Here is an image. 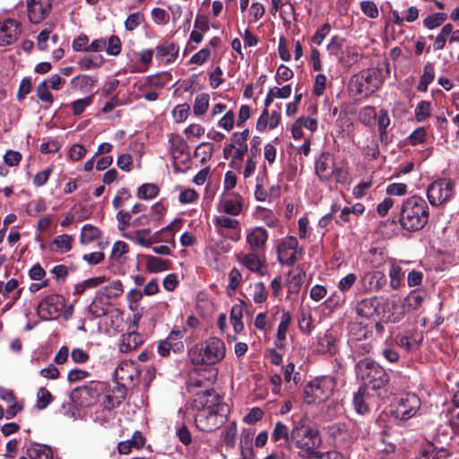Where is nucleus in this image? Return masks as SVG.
<instances>
[{"mask_svg":"<svg viewBox=\"0 0 459 459\" xmlns=\"http://www.w3.org/2000/svg\"><path fill=\"white\" fill-rule=\"evenodd\" d=\"M159 194V187L154 184H143L137 191V196L140 199H152Z\"/></svg>","mask_w":459,"mask_h":459,"instance_id":"43","label":"nucleus"},{"mask_svg":"<svg viewBox=\"0 0 459 459\" xmlns=\"http://www.w3.org/2000/svg\"><path fill=\"white\" fill-rule=\"evenodd\" d=\"M422 336L420 338L419 341L412 338V333L409 334H397L394 338V342L396 345L407 352H410L414 348L419 347L420 343L422 342Z\"/></svg>","mask_w":459,"mask_h":459,"instance_id":"28","label":"nucleus"},{"mask_svg":"<svg viewBox=\"0 0 459 459\" xmlns=\"http://www.w3.org/2000/svg\"><path fill=\"white\" fill-rule=\"evenodd\" d=\"M390 286L394 290H397L401 286V281L403 277L402 268L398 265L392 264L389 271Z\"/></svg>","mask_w":459,"mask_h":459,"instance_id":"50","label":"nucleus"},{"mask_svg":"<svg viewBox=\"0 0 459 459\" xmlns=\"http://www.w3.org/2000/svg\"><path fill=\"white\" fill-rule=\"evenodd\" d=\"M357 368L360 375L361 379L364 382V385L371 387L375 391H378L386 386L389 383V376L385 369L381 367L378 363L369 360H360Z\"/></svg>","mask_w":459,"mask_h":459,"instance_id":"5","label":"nucleus"},{"mask_svg":"<svg viewBox=\"0 0 459 459\" xmlns=\"http://www.w3.org/2000/svg\"><path fill=\"white\" fill-rule=\"evenodd\" d=\"M334 338L332 334H325L319 338L318 341V351L322 352H329L330 354L334 352Z\"/></svg>","mask_w":459,"mask_h":459,"instance_id":"52","label":"nucleus"},{"mask_svg":"<svg viewBox=\"0 0 459 459\" xmlns=\"http://www.w3.org/2000/svg\"><path fill=\"white\" fill-rule=\"evenodd\" d=\"M213 152V145L211 143H200L195 151V156L201 158V162L204 163L212 158Z\"/></svg>","mask_w":459,"mask_h":459,"instance_id":"42","label":"nucleus"},{"mask_svg":"<svg viewBox=\"0 0 459 459\" xmlns=\"http://www.w3.org/2000/svg\"><path fill=\"white\" fill-rule=\"evenodd\" d=\"M268 238V232L264 228L255 227L247 235V242L253 252H259L264 249Z\"/></svg>","mask_w":459,"mask_h":459,"instance_id":"20","label":"nucleus"},{"mask_svg":"<svg viewBox=\"0 0 459 459\" xmlns=\"http://www.w3.org/2000/svg\"><path fill=\"white\" fill-rule=\"evenodd\" d=\"M316 174L321 181H328L334 174V159L330 152H322L316 161Z\"/></svg>","mask_w":459,"mask_h":459,"instance_id":"17","label":"nucleus"},{"mask_svg":"<svg viewBox=\"0 0 459 459\" xmlns=\"http://www.w3.org/2000/svg\"><path fill=\"white\" fill-rule=\"evenodd\" d=\"M96 82V79L87 74H79L71 80L73 88L81 91H91Z\"/></svg>","mask_w":459,"mask_h":459,"instance_id":"32","label":"nucleus"},{"mask_svg":"<svg viewBox=\"0 0 459 459\" xmlns=\"http://www.w3.org/2000/svg\"><path fill=\"white\" fill-rule=\"evenodd\" d=\"M209 94H198L195 99L193 107L194 113L198 116L205 114L209 107Z\"/></svg>","mask_w":459,"mask_h":459,"instance_id":"41","label":"nucleus"},{"mask_svg":"<svg viewBox=\"0 0 459 459\" xmlns=\"http://www.w3.org/2000/svg\"><path fill=\"white\" fill-rule=\"evenodd\" d=\"M122 44L117 35H112L107 41L106 52L110 56H117L121 53Z\"/></svg>","mask_w":459,"mask_h":459,"instance_id":"51","label":"nucleus"},{"mask_svg":"<svg viewBox=\"0 0 459 459\" xmlns=\"http://www.w3.org/2000/svg\"><path fill=\"white\" fill-rule=\"evenodd\" d=\"M455 189V184L451 178H439L428 186L427 197L432 206H440L451 200Z\"/></svg>","mask_w":459,"mask_h":459,"instance_id":"9","label":"nucleus"},{"mask_svg":"<svg viewBox=\"0 0 459 459\" xmlns=\"http://www.w3.org/2000/svg\"><path fill=\"white\" fill-rule=\"evenodd\" d=\"M238 433L237 423L232 421L224 429L221 434L223 444L229 447L233 448L236 444V436Z\"/></svg>","mask_w":459,"mask_h":459,"instance_id":"35","label":"nucleus"},{"mask_svg":"<svg viewBox=\"0 0 459 459\" xmlns=\"http://www.w3.org/2000/svg\"><path fill=\"white\" fill-rule=\"evenodd\" d=\"M53 25H50L48 28H45L43 30L39 32L37 37V46L38 48L41 51H45L48 49V41L50 39V33L52 32Z\"/></svg>","mask_w":459,"mask_h":459,"instance_id":"60","label":"nucleus"},{"mask_svg":"<svg viewBox=\"0 0 459 459\" xmlns=\"http://www.w3.org/2000/svg\"><path fill=\"white\" fill-rule=\"evenodd\" d=\"M426 298V292L421 290H411L404 299L403 309L405 311H413L420 307Z\"/></svg>","mask_w":459,"mask_h":459,"instance_id":"23","label":"nucleus"},{"mask_svg":"<svg viewBox=\"0 0 459 459\" xmlns=\"http://www.w3.org/2000/svg\"><path fill=\"white\" fill-rule=\"evenodd\" d=\"M138 365L131 360L122 361L115 370V378L123 385H134L140 377Z\"/></svg>","mask_w":459,"mask_h":459,"instance_id":"13","label":"nucleus"},{"mask_svg":"<svg viewBox=\"0 0 459 459\" xmlns=\"http://www.w3.org/2000/svg\"><path fill=\"white\" fill-rule=\"evenodd\" d=\"M29 21L39 24L44 21L52 10L51 0H26Z\"/></svg>","mask_w":459,"mask_h":459,"instance_id":"14","label":"nucleus"},{"mask_svg":"<svg viewBox=\"0 0 459 459\" xmlns=\"http://www.w3.org/2000/svg\"><path fill=\"white\" fill-rule=\"evenodd\" d=\"M123 291V285L120 281H112L100 290L101 294L108 299L119 297Z\"/></svg>","mask_w":459,"mask_h":459,"instance_id":"39","label":"nucleus"},{"mask_svg":"<svg viewBox=\"0 0 459 459\" xmlns=\"http://www.w3.org/2000/svg\"><path fill=\"white\" fill-rule=\"evenodd\" d=\"M151 229H143L137 230L134 232V237L133 238L139 245L150 247H151Z\"/></svg>","mask_w":459,"mask_h":459,"instance_id":"55","label":"nucleus"},{"mask_svg":"<svg viewBox=\"0 0 459 459\" xmlns=\"http://www.w3.org/2000/svg\"><path fill=\"white\" fill-rule=\"evenodd\" d=\"M268 291L263 282H257L254 285L253 300L256 304L264 302L267 299Z\"/></svg>","mask_w":459,"mask_h":459,"instance_id":"57","label":"nucleus"},{"mask_svg":"<svg viewBox=\"0 0 459 459\" xmlns=\"http://www.w3.org/2000/svg\"><path fill=\"white\" fill-rule=\"evenodd\" d=\"M420 407V398L415 394L407 393L400 396L391 414L395 419L405 420L413 417Z\"/></svg>","mask_w":459,"mask_h":459,"instance_id":"10","label":"nucleus"},{"mask_svg":"<svg viewBox=\"0 0 459 459\" xmlns=\"http://www.w3.org/2000/svg\"><path fill=\"white\" fill-rule=\"evenodd\" d=\"M221 405H228L222 402V398L214 390H204L195 394L193 402V406L196 410H203L204 408L215 411Z\"/></svg>","mask_w":459,"mask_h":459,"instance_id":"15","label":"nucleus"},{"mask_svg":"<svg viewBox=\"0 0 459 459\" xmlns=\"http://www.w3.org/2000/svg\"><path fill=\"white\" fill-rule=\"evenodd\" d=\"M291 94V87L290 84L281 88L274 87L269 90L264 100V106L268 108L275 98L286 99Z\"/></svg>","mask_w":459,"mask_h":459,"instance_id":"29","label":"nucleus"},{"mask_svg":"<svg viewBox=\"0 0 459 459\" xmlns=\"http://www.w3.org/2000/svg\"><path fill=\"white\" fill-rule=\"evenodd\" d=\"M272 440L279 446L290 449L292 443L291 429L281 421H277L272 431Z\"/></svg>","mask_w":459,"mask_h":459,"instance_id":"19","label":"nucleus"},{"mask_svg":"<svg viewBox=\"0 0 459 459\" xmlns=\"http://www.w3.org/2000/svg\"><path fill=\"white\" fill-rule=\"evenodd\" d=\"M380 309L381 318L385 323H397L403 316V312L398 311V306L387 299L381 302Z\"/></svg>","mask_w":459,"mask_h":459,"instance_id":"22","label":"nucleus"},{"mask_svg":"<svg viewBox=\"0 0 459 459\" xmlns=\"http://www.w3.org/2000/svg\"><path fill=\"white\" fill-rule=\"evenodd\" d=\"M229 413V405H221L215 411L204 408L203 410H197L195 422L201 431L211 432L219 429L224 423Z\"/></svg>","mask_w":459,"mask_h":459,"instance_id":"8","label":"nucleus"},{"mask_svg":"<svg viewBox=\"0 0 459 459\" xmlns=\"http://www.w3.org/2000/svg\"><path fill=\"white\" fill-rule=\"evenodd\" d=\"M92 103V96H88L83 99L77 100L72 102L73 114L74 116L81 115L85 108Z\"/></svg>","mask_w":459,"mask_h":459,"instance_id":"59","label":"nucleus"},{"mask_svg":"<svg viewBox=\"0 0 459 459\" xmlns=\"http://www.w3.org/2000/svg\"><path fill=\"white\" fill-rule=\"evenodd\" d=\"M350 331L357 340L367 339L370 333L368 326L364 325L362 323H353L351 325Z\"/></svg>","mask_w":459,"mask_h":459,"instance_id":"58","label":"nucleus"},{"mask_svg":"<svg viewBox=\"0 0 459 459\" xmlns=\"http://www.w3.org/2000/svg\"><path fill=\"white\" fill-rule=\"evenodd\" d=\"M37 408L43 410L52 402L53 396L51 393L45 387H40L37 394Z\"/></svg>","mask_w":459,"mask_h":459,"instance_id":"47","label":"nucleus"},{"mask_svg":"<svg viewBox=\"0 0 459 459\" xmlns=\"http://www.w3.org/2000/svg\"><path fill=\"white\" fill-rule=\"evenodd\" d=\"M353 405L356 411L365 414L372 405V397L366 386H360L353 396Z\"/></svg>","mask_w":459,"mask_h":459,"instance_id":"21","label":"nucleus"},{"mask_svg":"<svg viewBox=\"0 0 459 459\" xmlns=\"http://www.w3.org/2000/svg\"><path fill=\"white\" fill-rule=\"evenodd\" d=\"M243 205L240 200L225 199L222 200L219 204V211L231 216H237L240 214Z\"/></svg>","mask_w":459,"mask_h":459,"instance_id":"31","label":"nucleus"},{"mask_svg":"<svg viewBox=\"0 0 459 459\" xmlns=\"http://www.w3.org/2000/svg\"><path fill=\"white\" fill-rule=\"evenodd\" d=\"M108 388L105 382L91 381L87 385L78 386L70 393L71 401L80 407H90L95 404L99 396Z\"/></svg>","mask_w":459,"mask_h":459,"instance_id":"7","label":"nucleus"},{"mask_svg":"<svg viewBox=\"0 0 459 459\" xmlns=\"http://www.w3.org/2000/svg\"><path fill=\"white\" fill-rule=\"evenodd\" d=\"M429 217V209L427 202L419 195H413L403 201L399 222L403 230L414 232L425 227Z\"/></svg>","mask_w":459,"mask_h":459,"instance_id":"2","label":"nucleus"},{"mask_svg":"<svg viewBox=\"0 0 459 459\" xmlns=\"http://www.w3.org/2000/svg\"><path fill=\"white\" fill-rule=\"evenodd\" d=\"M65 303V299L63 296L48 295L38 305V315L42 320L56 319L60 316Z\"/></svg>","mask_w":459,"mask_h":459,"instance_id":"11","label":"nucleus"},{"mask_svg":"<svg viewBox=\"0 0 459 459\" xmlns=\"http://www.w3.org/2000/svg\"><path fill=\"white\" fill-rule=\"evenodd\" d=\"M245 303L240 301L239 304H236L231 307L230 310V323L233 326V329L236 333H240L244 329V324L242 322L243 316V307Z\"/></svg>","mask_w":459,"mask_h":459,"instance_id":"26","label":"nucleus"},{"mask_svg":"<svg viewBox=\"0 0 459 459\" xmlns=\"http://www.w3.org/2000/svg\"><path fill=\"white\" fill-rule=\"evenodd\" d=\"M430 102L422 100L415 108V118L418 122L425 121L430 116Z\"/></svg>","mask_w":459,"mask_h":459,"instance_id":"46","label":"nucleus"},{"mask_svg":"<svg viewBox=\"0 0 459 459\" xmlns=\"http://www.w3.org/2000/svg\"><path fill=\"white\" fill-rule=\"evenodd\" d=\"M390 124V118L385 109H381L377 116V126L381 139L386 135V128Z\"/></svg>","mask_w":459,"mask_h":459,"instance_id":"61","label":"nucleus"},{"mask_svg":"<svg viewBox=\"0 0 459 459\" xmlns=\"http://www.w3.org/2000/svg\"><path fill=\"white\" fill-rule=\"evenodd\" d=\"M291 437L292 443L307 456L315 455L322 444L318 429L307 415L293 420Z\"/></svg>","mask_w":459,"mask_h":459,"instance_id":"1","label":"nucleus"},{"mask_svg":"<svg viewBox=\"0 0 459 459\" xmlns=\"http://www.w3.org/2000/svg\"><path fill=\"white\" fill-rule=\"evenodd\" d=\"M129 251V247L126 242L117 241L112 248L111 258L118 260L123 255Z\"/></svg>","mask_w":459,"mask_h":459,"instance_id":"64","label":"nucleus"},{"mask_svg":"<svg viewBox=\"0 0 459 459\" xmlns=\"http://www.w3.org/2000/svg\"><path fill=\"white\" fill-rule=\"evenodd\" d=\"M27 455L30 459H53V453L49 446L34 444L28 451Z\"/></svg>","mask_w":459,"mask_h":459,"instance_id":"30","label":"nucleus"},{"mask_svg":"<svg viewBox=\"0 0 459 459\" xmlns=\"http://www.w3.org/2000/svg\"><path fill=\"white\" fill-rule=\"evenodd\" d=\"M146 265L150 272L159 273L169 269L170 262L157 256L147 255Z\"/></svg>","mask_w":459,"mask_h":459,"instance_id":"34","label":"nucleus"},{"mask_svg":"<svg viewBox=\"0 0 459 459\" xmlns=\"http://www.w3.org/2000/svg\"><path fill=\"white\" fill-rule=\"evenodd\" d=\"M179 48L175 43H165L156 47L157 56L167 57V63L175 61L178 56Z\"/></svg>","mask_w":459,"mask_h":459,"instance_id":"25","label":"nucleus"},{"mask_svg":"<svg viewBox=\"0 0 459 459\" xmlns=\"http://www.w3.org/2000/svg\"><path fill=\"white\" fill-rule=\"evenodd\" d=\"M389 75V65L363 70L351 80V88L359 95L369 96L377 91Z\"/></svg>","mask_w":459,"mask_h":459,"instance_id":"3","label":"nucleus"},{"mask_svg":"<svg viewBox=\"0 0 459 459\" xmlns=\"http://www.w3.org/2000/svg\"><path fill=\"white\" fill-rule=\"evenodd\" d=\"M74 238L71 235L63 234L57 236L54 240L53 244L62 252H68L73 247Z\"/></svg>","mask_w":459,"mask_h":459,"instance_id":"45","label":"nucleus"},{"mask_svg":"<svg viewBox=\"0 0 459 459\" xmlns=\"http://www.w3.org/2000/svg\"><path fill=\"white\" fill-rule=\"evenodd\" d=\"M299 242L295 237L282 239L277 247L278 261L281 264L292 266L299 260L302 249L298 250Z\"/></svg>","mask_w":459,"mask_h":459,"instance_id":"12","label":"nucleus"},{"mask_svg":"<svg viewBox=\"0 0 459 459\" xmlns=\"http://www.w3.org/2000/svg\"><path fill=\"white\" fill-rule=\"evenodd\" d=\"M189 355L195 365H214L225 357V345L221 339L211 337L193 347Z\"/></svg>","mask_w":459,"mask_h":459,"instance_id":"4","label":"nucleus"},{"mask_svg":"<svg viewBox=\"0 0 459 459\" xmlns=\"http://www.w3.org/2000/svg\"><path fill=\"white\" fill-rule=\"evenodd\" d=\"M143 342L142 337L135 332L123 334L119 344V351L123 353L137 349Z\"/></svg>","mask_w":459,"mask_h":459,"instance_id":"24","label":"nucleus"},{"mask_svg":"<svg viewBox=\"0 0 459 459\" xmlns=\"http://www.w3.org/2000/svg\"><path fill=\"white\" fill-rule=\"evenodd\" d=\"M22 33L21 23L13 19L0 22V46L14 43Z\"/></svg>","mask_w":459,"mask_h":459,"instance_id":"16","label":"nucleus"},{"mask_svg":"<svg viewBox=\"0 0 459 459\" xmlns=\"http://www.w3.org/2000/svg\"><path fill=\"white\" fill-rule=\"evenodd\" d=\"M103 61L104 60H103L102 56H99V57H95V58L84 56L78 61V65L82 70H88L91 68H96V67L101 66V65L103 64Z\"/></svg>","mask_w":459,"mask_h":459,"instance_id":"54","label":"nucleus"},{"mask_svg":"<svg viewBox=\"0 0 459 459\" xmlns=\"http://www.w3.org/2000/svg\"><path fill=\"white\" fill-rule=\"evenodd\" d=\"M305 277H306L305 272L300 269L299 272L297 274L293 275L291 277L290 281H289V284H288L289 291L290 293L298 292L300 290V288L304 282Z\"/></svg>","mask_w":459,"mask_h":459,"instance_id":"56","label":"nucleus"},{"mask_svg":"<svg viewBox=\"0 0 459 459\" xmlns=\"http://www.w3.org/2000/svg\"><path fill=\"white\" fill-rule=\"evenodd\" d=\"M435 78V71L434 67L431 64H427L424 65L423 74L420 76V80L418 85V91H426L428 90L429 84Z\"/></svg>","mask_w":459,"mask_h":459,"instance_id":"36","label":"nucleus"},{"mask_svg":"<svg viewBox=\"0 0 459 459\" xmlns=\"http://www.w3.org/2000/svg\"><path fill=\"white\" fill-rule=\"evenodd\" d=\"M291 321V316L290 312H283L280 325L277 330V340L280 342H283L286 339V334L288 332L289 325Z\"/></svg>","mask_w":459,"mask_h":459,"instance_id":"44","label":"nucleus"},{"mask_svg":"<svg viewBox=\"0 0 459 459\" xmlns=\"http://www.w3.org/2000/svg\"><path fill=\"white\" fill-rule=\"evenodd\" d=\"M335 380L332 377L316 378L305 386L304 402L307 404L320 403L328 400L335 389Z\"/></svg>","mask_w":459,"mask_h":459,"instance_id":"6","label":"nucleus"},{"mask_svg":"<svg viewBox=\"0 0 459 459\" xmlns=\"http://www.w3.org/2000/svg\"><path fill=\"white\" fill-rule=\"evenodd\" d=\"M37 96L38 98L44 102H47L48 104L53 103V96L51 92L49 91V86L48 84L47 81L41 82L36 89Z\"/></svg>","mask_w":459,"mask_h":459,"instance_id":"48","label":"nucleus"},{"mask_svg":"<svg viewBox=\"0 0 459 459\" xmlns=\"http://www.w3.org/2000/svg\"><path fill=\"white\" fill-rule=\"evenodd\" d=\"M239 262L244 264L247 268H248L252 272L260 273V274H264L261 272L263 267V263L257 255L256 252H251L244 255L242 257H239Z\"/></svg>","mask_w":459,"mask_h":459,"instance_id":"27","label":"nucleus"},{"mask_svg":"<svg viewBox=\"0 0 459 459\" xmlns=\"http://www.w3.org/2000/svg\"><path fill=\"white\" fill-rule=\"evenodd\" d=\"M264 417V411L258 407H254L244 417V422L247 424H254L261 420Z\"/></svg>","mask_w":459,"mask_h":459,"instance_id":"63","label":"nucleus"},{"mask_svg":"<svg viewBox=\"0 0 459 459\" xmlns=\"http://www.w3.org/2000/svg\"><path fill=\"white\" fill-rule=\"evenodd\" d=\"M144 22V15L140 13H133L129 14L125 22L126 30L133 31L136 27Z\"/></svg>","mask_w":459,"mask_h":459,"instance_id":"49","label":"nucleus"},{"mask_svg":"<svg viewBox=\"0 0 459 459\" xmlns=\"http://www.w3.org/2000/svg\"><path fill=\"white\" fill-rule=\"evenodd\" d=\"M100 238V230L91 224H85L81 231L80 242L82 245H88Z\"/></svg>","mask_w":459,"mask_h":459,"instance_id":"33","label":"nucleus"},{"mask_svg":"<svg viewBox=\"0 0 459 459\" xmlns=\"http://www.w3.org/2000/svg\"><path fill=\"white\" fill-rule=\"evenodd\" d=\"M214 224L216 227H221L229 230H235L238 229L239 226V222L238 220L226 217L224 215L215 217Z\"/></svg>","mask_w":459,"mask_h":459,"instance_id":"53","label":"nucleus"},{"mask_svg":"<svg viewBox=\"0 0 459 459\" xmlns=\"http://www.w3.org/2000/svg\"><path fill=\"white\" fill-rule=\"evenodd\" d=\"M446 19V13H436L427 16L423 21V25L429 30H433L439 27Z\"/></svg>","mask_w":459,"mask_h":459,"instance_id":"40","label":"nucleus"},{"mask_svg":"<svg viewBox=\"0 0 459 459\" xmlns=\"http://www.w3.org/2000/svg\"><path fill=\"white\" fill-rule=\"evenodd\" d=\"M89 312L94 317H102L108 314V305L101 297H96L89 306Z\"/></svg>","mask_w":459,"mask_h":459,"instance_id":"37","label":"nucleus"},{"mask_svg":"<svg viewBox=\"0 0 459 459\" xmlns=\"http://www.w3.org/2000/svg\"><path fill=\"white\" fill-rule=\"evenodd\" d=\"M381 300L377 297L366 298L359 301L356 305V313L358 316L369 319L375 315H380Z\"/></svg>","mask_w":459,"mask_h":459,"instance_id":"18","label":"nucleus"},{"mask_svg":"<svg viewBox=\"0 0 459 459\" xmlns=\"http://www.w3.org/2000/svg\"><path fill=\"white\" fill-rule=\"evenodd\" d=\"M18 281L15 279H11L4 284L3 295L7 296L9 294H12V300L11 303L7 305L8 307L12 306L17 299H20L22 295V290L18 289Z\"/></svg>","mask_w":459,"mask_h":459,"instance_id":"38","label":"nucleus"},{"mask_svg":"<svg viewBox=\"0 0 459 459\" xmlns=\"http://www.w3.org/2000/svg\"><path fill=\"white\" fill-rule=\"evenodd\" d=\"M131 218H132V215H131L130 212L119 211L117 213L118 230H125L127 228H129V226H132Z\"/></svg>","mask_w":459,"mask_h":459,"instance_id":"62","label":"nucleus"}]
</instances>
